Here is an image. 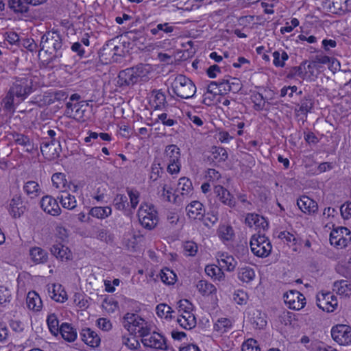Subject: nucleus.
Segmentation results:
<instances>
[{"label": "nucleus", "mask_w": 351, "mask_h": 351, "mask_svg": "<svg viewBox=\"0 0 351 351\" xmlns=\"http://www.w3.org/2000/svg\"><path fill=\"white\" fill-rule=\"evenodd\" d=\"M33 91L32 80L27 77H16L1 104L3 110L13 114L15 106L23 101Z\"/></svg>", "instance_id": "obj_1"}, {"label": "nucleus", "mask_w": 351, "mask_h": 351, "mask_svg": "<svg viewBox=\"0 0 351 351\" xmlns=\"http://www.w3.org/2000/svg\"><path fill=\"white\" fill-rule=\"evenodd\" d=\"M150 71L149 64H140L136 66L128 68L119 72L117 84L121 87H129L140 82H146Z\"/></svg>", "instance_id": "obj_2"}, {"label": "nucleus", "mask_w": 351, "mask_h": 351, "mask_svg": "<svg viewBox=\"0 0 351 351\" xmlns=\"http://www.w3.org/2000/svg\"><path fill=\"white\" fill-rule=\"evenodd\" d=\"M62 38L56 30L49 31L44 34L40 39V51H45V53L51 54L53 51L55 54L51 58L50 62H55L62 57Z\"/></svg>", "instance_id": "obj_3"}, {"label": "nucleus", "mask_w": 351, "mask_h": 351, "mask_svg": "<svg viewBox=\"0 0 351 351\" xmlns=\"http://www.w3.org/2000/svg\"><path fill=\"white\" fill-rule=\"evenodd\" d=\"M173 93L182 99L193 97L196 93L195 84L184 75H177L171 85Z\"/></svg>", "instance_id": "obj_4"}, {"label": "nucleus", "mask_w": 351, "mask_h": 351, "mask_svg": "<svg viewBox=\"0 0 351 351\" xmlns=\"http://www.w3.org/2000/svg\"><path fill=\"white\" fill-rule=\"evenodd\" d=\"M137 215L140 223L147 230L154 228L158 222V212L152 204H142Z\"/></svg>", "instance_id": "obj_5"}, {"label": "nucleus", "mask_w": 351, "mask_h": 351, "mask_svg": "<svg viewBox=\"0 0 351 351\" xmlns=\"http://www.w3.org/2000/svg\"><path fill=\"white\" fill-rule=\"evenodd\" d=\"M250 244L252 253L258 257H267L271 252V242L264 234H254L251 237Z\"/></svg>", "instance_id": "obj_6"}, {"label": "nucleus", "mask_w": 351, "mask_h": 351, "mask_svg": "<svg viewBox=\"0 0 351 351\" xmlns=\"http://www.w3.org/2000/svg\"><path fill=\"white\" fill-rule=\"evenodd\" d=\"M351 241V231L346 227L333 230L330 234V243L339 248H344Z\"/></svg>", "instance_id": "obj_7"}, {"label": "nucleus", "mask_w": 351, "mask_h": 351, "mask_svg": "<svg viewBox=\"0 0 351 351\" xmlns=\"http://www.w3.org/2000/svg\"><path fill=\"white\" fill-rule=\"evenodd\" d=\"M332 339L342 346L351 343V327L346 324H338L332 328Z\"/></svg>", "instance_id": "obj_8"}, {"label": "nucleus", "mask_w": 351, "mask_h": 351, "mask_svg": "<svg viewBox=\"0 0 351 351\" xmlns=\"http://www.w3.org/2000/svg\"><path fill=\"white\" fill-rule=\"evenodd\" d=\"M27 208V202L23 200L21 194H16L10 201L8 212L13 218L17 219L20 218Z\"/></svg>", "instance_id": "obj_9"}, {"label": "nucleus", "mask_w": 351, "mask_h": 351, "mask_svg": "<svg viewBox=\"0 0 351 351\" xmlns=\"http://www.w3.org/2000/svg\"><path fill=\"white\" fill-rule=\"evenodd\" d=\"M285 302L289 308L299 311L306 304V298L303 294L296 290H291L284 293Z\"/></svg>", "instance_id": "obj_10"}, {"label": "nucleus", "mask_w": 351, "mask_h": 351, "mask_svg": "<svg viewBox=\"0 0 351 351\" xmlns=\"http://www.w3.org/2000/svg\"><path fill=\"white\" fill-rule=\"evenodd\" d=\"M337 298L330 292L320 293L317 295V305L324 311L333 312L337 307Z\"/></svg>", "instance_id": "obj_11"}, {"label": "nucleus", "mask_w": 351, "mask_h": 351, "mask_svg": "<svg viewBox=\"0 0 351 351\" xmlns=\"http://www.w3.org/2000/svg\"><path fill=\"white\" fill-rule=\"evenodd\" d=\"M40 151L43 156L49 160L57 158L60 152V142L56 139L43 141L40 144Z\"/></svg>", "instance_id": "obj_12"}, {"label": "nucleus", "mask_w": 351, "mask_h": 351, "mask_svg": "<svg viewBox=\"0 0 351 351\" xmlns=\"http://www.w3.org/2000/svg\"><path fill=\"white\" fill-rule=\"evenodd\" d=\"M142 324H145V321L135 313H127L122 319L123 326L132 335L136 334Z\"/></svg>", "instance_id": "obj_13"}, {"label": "nucleus", "mask_w": 351, "mask_h": 351, "mask_svg": "<svg viewBox=\"0 0 351 351\" xmlns=\"http://www.w3.org/2000/svg\"><path fill=\"white\" fill-rule=\"evenodd\" d=\"M214 193L223 204L230 208H234L236 206V199L233 195L221 185L214 186Z\"/></svg>", "instance_id": "obj_14"}, {"label": "nucleus", "mask_w": 351, "mask_h": 351, "mask_svg": "<svg viewBox=\"0 0 351 351\" xmlns=\"http://www.w3.org/2000/svg\"><path fill=\"white\" fill-rule=\"evenodd\" d=\"M141 341L144 346L156 350H166L167 348L165 337L157 332L152 334L149 337L142 339Z\"/></svg>", "instance_id": "obj_15"}, {"label": "nucleus", "mask_w": 351, "mask_h": 351, "mask_svg": "<svg viewBox=\"0 0 351 351\" xmlns=\"http://www.w3.org/2000/svg\"><path fill=\"white\" fill-rule=\"evenodd\" d=\"M40 206L45 213L52 216H58L61 213L57 200L50 195L43 197L40 200Z\"/></svg>", "instance_id": "obj_16"}, {"label": "nucleus", "mask_w": 351, "mask_h": 351, "mask_svg": "<svg viewBox=\"0 0 351 351\" xmlns=\"http://www.w3.org/2000/svg\"><path fill=\"white\" fill-rule=\"evenodd\" d=\"M186 215L191 219H202L205 214L203 204L199 201H192L186 206Z\"/></svg>", "instance_id": "obj_17"}, {"label": "nucleus", "mask_w": 351, "mask_h": 351, "mask_svg": "<svg viewBox=\"0 0 351 351\" xmlns=\"http://www.w3.org/2000/svg\"><path fill=\"white\" fill-rule=\"evenodd\" d=\"M297 205L304 213L308 215L315 213L318 209L317 203L308 196H302L298 199Z\"/></svg>", "instance_id": "obj_18"}, {"label": "nucleus", "mask_w": 351, "mask_h": 351, "mask_svg": "<svg viewBox=\"0 0 351 351\" xmlns=\"http://www.w3.org/2000/svg\"><path fill=\"white\" fill-rule=\"evenodd\" d=\"M11 136L14 143L24 147L27 152L32 153L34 150L37 149V147L34 146L33 141L28 136L16 132H12Z\"/></svg>", "instance_id": "obj_19"}, {"label": "nucleus", "mask_w": 351, "mask_h": 351, "mask_svg": "<svg viewBox=\"0 0 351 351\" xmlns=\"http://www.w3.org/2000/svg\"><path fill=\"white\" fill-rule=\"evenodd\" d=\"M217 234L225 244L232 242L235 237L233 228L229 224H220L217 230Z\"/></svg>", "instance_id": "obj_20"}, {"label": "nucleus", "mask_w": 351, "mask_h": 351, "mask_svg": "<svg viewBox=\"0 0 351 351\" xmlns=\"http://www.w3.org/2000/svg\"><path fill=\"white\" fill-rule=\"evenodd\" d=\"M80 336L82 340L90 347H97L100 343V338L98 335L89 328L82 329Z\"/></svg>", "instance_id": "obj_21"}, {"label": "nucleus", "mask_w": 351, "mask_h": 351, "mask_svg": "<svg viewBox=\"0 0 351 351\" xmlns=\"http://www.w3.org/2000/svg\"><path fill=\"white\" fill-rule=\"evenodd\" d=\"M245 223L249 227L255 226L256 228L265 230L268 227V222L265 217L255 213H249L245 217Z\"/></svg>", "instance_id": "obj_22"}, {"label": "nucleus", "mask_w": 351, "mask_h": 351, "mask_svg": "<svg viewBox=\"0 0 351 351\" xmlns=\"http://www.w3.org/2000/svg\"><path fill=\"white\" fill-rule=\"evenodd\" d=\"M27 306L34 311H40L43 306V302L39 295L34 291H29L26 298Z\"/></svg>", "instance_id": "obj_23"}, {"label": "nucleus", "mask_w": 351, "mask_h": 351, "mask_svg": "<svg viewBox=\"0 0 351 351\" xmlns=\"http://www.w3.org/2000/svg\"><path fill=\"white\" fill-rule=\"evenodd\" d=\"M48 292L51 299L58 302H64L66 299V292L62 289L60 285L53 284L48 288Z\"/></svg>", "instance_id": "obj_24"}, {"label": "nucleus", "mask_w": 351, "mask_h": 351, "mask_svg": "<svg viewBox=\"0 0 351 351\" xmlns=\"http://www.w3.org/2000/svg\"><path fill=\"white\" fill-rule=\"evenodd\" d=\"M51 252L54 256L62 261L70 259L71 255L69 248L61 243L53 245L51 247Z\"/></svg>", "instance_id": "obj_25"}, {"label": "nucleus", "mask_w": 351, "mask_h": 351, "mask_svg": "<svg viewBox=\"0 0 351 351\" xmlns=\"http://www.w3.org/2000/svg\"><path fill=\"white\" fill-rule=\"evenodd\" d=\"M64 208L73 210L77 206V202L75 196L71 195L66 191H62L57 197Z\"/></svg>", "instance_id": "obj_26"}, {"label": "nucleus", "mask_w": 351, "mask_h": 351, "mask_svg": "<svg viewBox=\"0 0 351 351\" xmlns=\"http://www.w3.org/2000/svg\"><path fill=\"white\" fill-rule=\"evenodd\" d=\"M193 189L192 182L189 178L182 177L179 179L176 191L180 193L182 197L189 196L192 193Z\"/></svg>", "instance_id": "obj_27"}, {"label": "nucleus", "mask_w": 351, "mask_h": 351, "mask_svg": "<svg viewBox=\"0 0 351 351\" xmlns=\"http://www.w3.org/2000/svg\"><path fill=\"white\" fill-rule=\"evenodd\" d=\"M59 334L64 340L69 342L74 341L77 338L76 330L68 323L61 324V330Z\"/></svg>", "instance_id": "obj_28"}, {"label": "nucleus", "mask_w": 351, "mask_h": 351, "mask_svg": "<svg viewBox=\"0 0 351 351\" xmlns=\"http://www.w3.org/2000/svg\"><path fill=\"white\" fill-rule=\"evenodd\" d=\"M165 159L169 162H175L180 160V148L176 145H169L165 149Z\"/></svg>", "instance_id": "obj_29"}, {"label": "nucleus", "mask_w": 351, "mask_h": 351, "mask_svg": "<svg viewBox=\"0 0 351 351\" xmlns=\"http://www.w3.org/2000/svg\"><path fill=\"white\" fill-rule=\"evenodd\" d=\"M8 4L9 8L16 14L27 13L29 11V3L24 0H9Z\"/></svg>", "instance_id": "obj_30"}, {"label": "nucleus", "mask_w": 351, "mask_h": 351, "mask_svg": "<svg viewBox=\"0 0 351 351\" xmlns=\"http://www.w3.org/2000/svg\"><path fill=\"white\" fill-rule=\"evenodd\" d=\"M177 322L182 328L186 330H191L196 326V319L193 313L180 315Z\"/></svg>", "instance_id": "obj_31"}, {"label": "nucleus", "mask_w": 351, "mask_h": 351, "mask_svg": "<svg viewBox=\"0 0 351 351\" xmlns=\"http://www.w3.org/2000/svg\"><path fill=\"white\" fill-rule=\"evenodd\" d=\"M47 323L50 332L58 336L61 330V326H59V320L55 313H51L47 316Z\"/></svg>", "instance_id": "obj_32"}, {"label": "nucleus", "mask_w": 351, "mask_h": 351, "mask_svg": "<svg viewBox=\"0 0 351 351\" xmlns=\"http://www.w3.org/2000/svg\"><path fill=\"white\" fill-rule=\"evenodd\" d=\"M68 96L69 95L65 90H57L49 93L47 95H45V101L47 103L48 105H50L56 101H64Z\"/></svg>", "instance_id": "obj_33"}, {"label": "nucleus", "mask_w": 351, "mask_h": 351, "mask_svg": "<svg viewBox=\"0 0 351 351\" xmlns=\"http://www.w3.org/2000/svg\"><path fill=\"white\" fill-rule=\"evenodd\" d=\"M328 7L332 13L340 14L348 9V2L349 0H328Z\"/></svg>", "instance_id": "obj_34"}, {"label": "nucleus", "mask_w": 351, "mask_h": 351, "mask_svg": "<svg viewBox=\"0 0 351 351\" xmlns=\"http://www.w3.org/2000/svg\"><path fill=\"white\" fill-rule=\"evenodd\" d=\"M125 36L135 45H143L146 41L145 34L140 30L128 32Z\"/></svg>", "instance_id": "obj_35"}, {"label": "nucleus", "mask_w": 351, "mask_h": 351, "mask_svg": "<svg viewBox=\"0 0 351 351\" xmlns=\"http://www.w3.org/2000/svg\"><path fill=\"white\" fill-rule=\"evenodd\" d=\"M111 213L112 209L109 206H95L89 210L88 214L93 217L103 219L110 216Z\"/></svg>", "instance_id": "obj_36"}, {"label": "nucleus", "mask_w": 351, "mask_h": 351, "mask_svg": "<svg viewBox=\"0 0 351 351\" xmlns=\"http://www.w3.org/2000/svg\"><path fill=\"white\" fill-rule=\"evenodd\" d=\"M333 291L341 295H348L351 293V284L343 280L336 281L333 284Z\"/></svg>", "instance_id": "obj_37"}, {"label": "nucleus", "mask_w": 351, "mask_h": 351, "mask_svg": "<svg viewBox=\"0 0 351 351\" xmlns=\"http://www.w3.org/2000/svg\"><path fill=\"white\" fill-rule=\"evenodd\" d=\"M29 254L36 263H43L47 260V253L38 247L32 248Z\"/></svg>", "instance_id": "obj_38"}, {"label": "nucleus", "mask_w": 351, "mask_h": 351, "mask_svg": "<svg viewBox=\"0 0 351 351\" xmlns=\"http://www.w3.org/2000/svg\"><path fill=\"white\" fill-rule=\"evenodd\" d=\"M196 288L203 295H208L216 291L215 287L205 280L198 281L196 285Z\"/></svg>", "instance_id": "obj_39"}, {"label": "nucleus", "mask_w": 351, "mask_h": 351, "mask_svg": "<svg viewBox=\"0 0 351 351\" xmlns=\"http://www.w3.org/2000/svg\"><path fill=\"white\" fill-rule=\"evenodd\" d=\"M255 278L254 270L250 267H242L239 270L238 278L243 282L249 283Z\"/></svg>", "instance_id": "obj_40"}, {"label": "nucleus", "mask_w": 351, "mask_h": 351, "mask_svg": "<svg viewBox=\"0 0 351 351\" xmlns=\"http://www.w3.org/2000/svg\"><path fill=\"white\" fill-rule=\"evenodd\" d=\"M23 190L31 198L38 196L40 191L39 184L35 181H27L25 182L23 186Z\"/></svg>", "instance_id": "obj_41"}, {"label": "nucleus", "mask_w": 351, "mask_h": 351, "mask_svg": "<svg viewBox=\"0 0 351 351\" xmlns=\"http://www.w3.org/2000/svg\"><path fill=\"white\" fill-rule=\"evenodd\" d=\"M174 30V27L169 25L168 23H160L156 27L152 28L150 32L152 35H159L160 38L163 36L162 33L170 34Z\"/></svg>", "instance_id": "obj_42"}, {"label": "nucleus", "mask_w": 351, "mask_h": 351, "mask_svg": "<svg viewBox=\"0 0 351 351\" xmlns=\"http://www.w3.org/2000/svg\"><path fill=\"white\" fill-rule=\"evenodd\" d=\"M218 261L220 267L228 271H233L237 265V261L232 256H224L222 254L221 258L219 259Z\"/></svg>", "instance_id": "obj_43"}, {"label": "nucleus", "mask_w": 351, "mask_h": 351, "mask_svg": "<svg viewBox=\"0 0 351 351\" xmlns=\"http://www.w3.org/2000/svg\"><path fill=\"white\" fill-rule=\"evenodd\" d=\"M313 98L312 96L308 95L301 99L299 104V111H300L304 114H306L308 112L311 111V110L313 108Z\"/></svg>", "instance_id": "obj_44"}, {"label": "nucleus", "mask_w": 351, "mask_h": 351, "mask_svg": "<svg viewBox=\"0 0 351 351\" xmlns=\"http://www.w3.org/2000/svg\"><path fill=\"white\" fill-rule=\"evenodd\" d=\"M232 327V322L228 318H220L214 325V330L223 334Z\"/></svg>", "instance_id": "obj_45"}, {"label": "nucleus", "mask_w": 351, "mask_h": 351, "mask_svg": "<svg viewBox=\"0 0 351 351\" xmlns=\"http://www.w3.org/2000/svg\"><path fill=\"white\" fill-rule=\"evenodd\" d=\"M160 280L167 285H173L176 282V275L171 269L165 268L160 273Z\"/></svg>", "instance_id": "obj_46"}, {"label": "nucleus", "mask_w": 351, "mask_h": 351, "mask_svg": "<svg viewBox=\"0 0 351 351\" xmlns=\"http://www.w3.org/2000/svg\"><path fill=\"white\" fill-rule=\"evenodd\" d=\"M213 160L217 162H223L228 158L226 150L221 147H213L211 149Z\"/></svg>", "instance_id": "obj_47"}, {"label": "nucleus", "mask_w": 351, "mask_h": 351, "mask_svg": "<svg viewBox=\"0 0 351 351\" xmlns=\"http://www.w3.org/2000/svg\"><path fill=\"white\" fill-rule=\"evenodd\" d=\"M273 63L277 67H283L285 64V61L289 58L288 54L284 51L281 53L278 51H275L273 53Z\"/></svg>", "instance_id": "obj_48"}, {"label": "nucleus", "mask_w": 351, "mask_h": 351, "mask_svg": "<svg viewBox=\"0 0 351 351\" xmlns=\"http://www.w3.org/2000/svg\"><path fill=\"white\" fill-rule=\"evenodd\" d=\"M53 185L57 189L64 188L66 185V176L62 173H56L51 177Z\"/></svg>", "instance_id": "obj_49"}, {"label": "nucleus", "mask_w": 351, "mask_h": 351, "mask_svg": "<svg viewBox=\"0 0 351 351\" xmlns=\"http://www.w3.org/2000/svg\"><path fill=\"white\" fill-rule=\"evenodd\" d=\"M157 315L160 317L171 318V313L173 312L171 308L166 304H159L156 308Z\"/></svg>", "instance_id": "obj_50"}, {"label": "nucleus", "mask_w": 351, "mask_h": 351, "mask_svg": "<svg viewBox=\"0 0 351 351\" xmlns=\"http://www.w3.org/2000/svg\"><path fill=\"white\" fill-rule=\"evenodd\" d=\"M152 95L154 96V103L155 104V108H160L162 106H164L166 103L165 95L159 90H154Z\"/></svg>", "instance_id": "obj_51"}, {"label": "nucleus", "mask_w": 351, "mask_h": 351, "mask_svg": "<svg viewBox=\"0 0 351 351\" xmlns=\"http://www.w3.org/2000/svg\"><path fill=\"white\" fill-rule=\"evenodd\" d=\"M162 172L163 171L162 168L160 167V164L154 161L151 167L149 180L153 182L158 180Z\"/></svg>", "instance_id": "obj_52"}, {"label": "nucleus", "mask_w": 351, "mask_h": 351, "mask_svg": "<svg viewBox=\"0 0 351 351\" xmlns=\"http://www.w3.org/2000/svg\"><path fill=\"white\" fill-rule=\"evenodd\" d=\"M93 237L106 243L112 242L113 240L111 234L105 229H97Z\"/></svg>", "instance_id": "obj_53"}, {"label": "nucleus", "mask_w": 351, "mask_h": 351, "mask_svg": "<svg viewBox=\"0 0 351 351\" xmlns=\"http://www.w3.org/2000/svg\"><path fill=\"white\" fill-rule=\"evenodd\" d=\"M114 202L116 208L121 210H125L129 205L128 202V197L122 194L117 195Z\"/></svg>", "instance_id": "obj_54"}, {"label": "nucleus", "mask_w": 351, "mask_h": 351, "mask_svg": "<svg viewBox=\"0 0 351 351\" xmlns=\"http://www.w3.org/2000/svg\"><path fill=\"white\" fill-rule=\"evenodd\" d=\"M183 247L184 254L186 256H194L197 252V245L192 241H186L183 245Z\"/></svg>", "instance_id": "obj_55"}, {"label": "nucleus", "mask_w": 351, "mask_h": 351, "mask_svg": "<svg viewBox=\"0 0 351 351\" xmlns=\"http://www.w3.org/2000/svg\"><path fill=\"white\" fill-rule=\"evenodd\" d=\"M306 73L302 67V65L298 66L291 67L287 73V77L292 79L295 77H300L302 79L304 78Z\"/></svg>", "instance_id": "obj_56"}, {"label": "nucleus", "mask_w": 351, "mask_h": 351, "mask_svg": "<svg viewBox=\"0 0 351 351\" xmlns=\"http://www.w3.org/2000/svg\"><path fill=\"white\" fill-rule=\"evenodd\" d=\"M193 304L188 300H181L178 302V311L182 313L181 315L191 313L193 311Z\"/></svg>", "instance_id": "obj_57"}, {"label": "nucleus", "mask_w": 351, "mask_h": 351, "mask_svg": "<svg viewBox=\"0 0 351 351\" xmlns=\"http://www.w3.org/2000/svg\"><path fill=\"white\" fill-rule=\"evenodd\" d=\"M252 101L254 104V108L257 111L262 110L265 105V99L262 94L256 93L252 96Z\"/></svg>", "instance_id": "obj_58"}, {"label": "nucleus", "mask_w": 351, "mask_h": 351, "mask_svg": "<svg viewBox=\"0 0 351 351\" xmlns=\"http://www.w3.org/2000/svg\"><path fill=\"white\" fill-rule=\"evenodd\" d=\"M258 342L253 339H249L242 345V351H260Z\"/></svg>", "instance_id": "obj_59"}, {"label": "nucleus", "mask_w": 351, "mask_h": 351, "mask_svg": "<svg viewBox=\"0 0 351 351\" xmlns=\"http://www.w3.org/2000/svg\"><path fill=\"white\" fill-rule=\"evenodd\" d=\"M233 300L239 305L247 303L248 295L243 290H237L233 294Z\"/></svg>", "instance_id": "obj_60"}, {"label": "nucleus", "mask_w": 351, "mask_h": 351, "mask_svg": "<svg viewBox=\"0 0 351 351\" xmlns=\"http://www.w3.org/2000/svg\"><path fill=\"white\" fill-rule=\"evenodd\" d=\"M201 220L205 226L210 228L217 222L218 216L215 213H208L206 216L204 215Z\"/></svg>", "instance_id": "obj_61"}, {"label": "nucleus", "mask_w": 351, "mask_h": 351, "mask_svg": "<svg viewBox=\"0 0 351 351\" xmlns=\"http://www.w3.org/2000/svg\"><path fill=\"white\" fill-rule=\"evenodd\" d=\"M278 238L285 241L287 244H291L292 245H295L297 243L296 237L293 234L290 233L289 232H280L278 234Z\"/></svg>", "instance_id": "obj_62"}, {"label": "nucleus", "mask_w": 351, "mask_h": 351, "mask_svg": "<svg viewBox=\"0 0 351 351\" xmlns=\"http://www.w3.org/2000/svg\"><path fill=\"white\" fill-rule=\"evenodd\" d=\"M161 195L165 200H166L169 202H172L176 204L179 203L180 197H179L178 195H176V196H174L173 200L171 199V189L167 188L166 184H165L162 186V193Z\"/></svg>", "instance_id": "obj_63"}, {"label": "nucleus", "mask_w": 351, "mask_h": 351, "mask_svg": "<svg viewBox=\"0 0 351 351\" xmlns=\"http://www.w3.org/2000/svg\"><path fill=\"white\" fill-rule=\"evenodd\" d=\"M127 191L130 197L131 207L134 209L139 202V193L136 190L129 189H128Z\"/></svg>", "instance_id": "obj_64"}]
</instances>
